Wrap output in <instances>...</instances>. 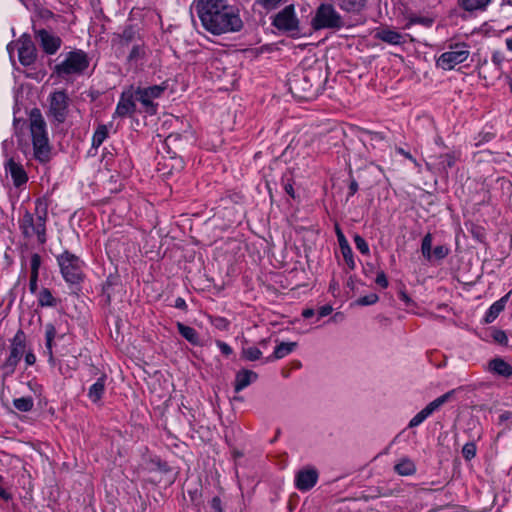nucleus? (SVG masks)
Segmentation results:
<instances>
[{
  "mask_svg": "<svg viewBox=\"0 0 512 512\" xmlns=\"http://www.w3.org/2000/svg\"><path fill=\"white\" fill-rule=\"evenodd\" d=\"M194 8L201 25L212 35L239 32L243 28L239 11L227 0H195Z\"/></svg>",
  "mask_w": 512,
  "mask_h": 512,
  "instance_id": "1",
  "label": "nucleus"
},
{
  "mask_svg": "<svg viewBox=\"0 0 512 512\" xmlns=\"http://www.w3.org/2000/svg\"><path fill=\"white\" fill-rule=\"evenodd\" d=\"M326 77L319 64L294 74L290 80V90L298 98L310 100L322 90Z\"/></svg>",
  "mask_w": 512,
  "mask_h": 512,
  "instance_id": "2",
  "label": "nucleus"
},
{
  "mask_svg": "<svg viewBox=\"0 0 512 512\" xmlns=\"http://www.w3.org/2000/svg\"><path fill=\"white\" fill-rule=\"evenodd\" d=\"M49 201L47 198H38L35 201V213L25 211L20 219L19 226L26 238L36 236L40 244L46 242V221L48 217Z\"/></svg>",
  "mask_w": 512,
  "mask_h": 512,
  "instance_id": "3",
  "label": "nucleus"
},
{
  "mask_svg": "<svg viewBox=\"0 0 512 512\" xmlns=\"http://www.w3.org/2000/svg\"><path fill=\"white\" fill-rule=\"evenodd\" d=\"M29 122L33 156L38 162L47 163L51 160L52 146L48 138L46 122L39 109H32Z\"/></svg>",
  "mask_w": 512,
  "mask_h": 512,
  "instance_id": "4",
  "label": "nucleus"
},
{
  "mask_svg": "<svg viewBox=\"0 0 512 512\" xmlns=\"http://www.w3.org/2000/svg\"><path fill=\"white\" fill-rule=\"evenodd\" d=\"M89 66V58L83 50H74L66 54L65 59L55 65L53 72L60 78L82 74Z\"/></svg>",
  "mask_w": 512,
  "mask_h": 512,
  "instance_id": "5",
  "label": "nucleus"
},
{
  "mask_svg": "<svg viewBox=\"0 0 512 512\" xmlns=\"http://www.w3.org/2000/svg\"><path fill=\"white\" fill-rule=\"evenodd\" d=\"M26 351V335L20 329L16 332L10 344V352L0 366L3 378L11 376Z\"/></svg>",
  "mask_w": 512,
  "mask_h": 512,
  "instance_id": "6",
  "label": "nucleus"
},
{
  "mask_svg": "<svg viewBox=\"0 0 512 512\" xmlns=\"http://www.w3.org/2000/svg\"><path fill=\"white\" fill-rule=\"evenodd\" d=\"M314 29H340L344 26L341 15L332 4H321L312 19Z\"/></svg>",
  "mask_w": 512,
  "mask_h": 512,
  "instance_id": "7",
  "label": "nucleus"
},
{
  "mask_svg": "<svg viewBox=\"0 0 512 512\" xmlns=\"http://www.w3.org/2000/svg\"><path fill=\"white\" fill-rule=\"evenodd\" d=\"M272 25L279 31L298 36L300 34V21L295 14L293 4L280 10L273 18Z\"/></svg>",
  "mask_w": 512,
  "mask_h": 512,
  "instance_id": "8",
  "label": "nucleus"
},
{
  "mask_svg": "<svg viewBox=\"0 0 512 512\" xmlns=\"http://www.w3.org/2000/svg\"><path fill=\"white\" fill-rule=\"evenodd\" d=\"M57 259L61 273L67 282L76 284L83 279L82 261L76 255L65 251Z\"/></svg>",
  "mask_w": 512,
  "mask_h": 512,
  "instance_id": "9",
  "label": "nucleus"
},
{
  "mask_svg": "<svg viewBox=\"0 0 512 512\" xmlns=\"http://www.w3.org/2000/svg\"><path fill=\"white\" fill-rule=\"evenodd\" d=\"M449 51L442 53L436 61V65L443 70H451L456 65L463 63L470 55L465 43H457L450 47Z\"/></svg>",
  "mask_w": 512,
  "mask_h": 512,
  "instance_id": "10",
  "label": "nucleus"
},
{
  "mask_svg": "<svg viewBox=\"0 0 512 512\" xmlns=\"http://www.w3.org/2000/svg\"><path fill=\"white\" fill-rule=\"evenodd\" d=\"M69 97L64 90L55 91L49 97V116L53 121L61 124L68 115Z\"/></svg>",
  "mask_w": 512,
  "mask_h": 512,
  "instance_id": "11",
  "label": "nucleus"
},
{
  "mask_svg": "<svg viewBox=\"0 0 512 512\" xmlns=\"http://www.w3.org/2000/svg\"><path fill=\"white\" fill-rule=\"evenodd\" d=\"M166 87L164 85H153L145 88H137L135 91L136 100L140 101L145 107L146 111L150 114L156 113V105L153 99L159 98Z\"/></svg>",
  "mask_w": 512,
  "mask_h": 512,
  "instance_id": "12",
  "label": "nucleus"
},
{
  "mask_svg": "<svg viewBox=\"0 0 512 512\" xmlns=\"http://www.w3.org/2000/svg\"><path fill=\"white\" fill-rule=\"evenodd\" d=\"M35 37L39 41L43 51L49 55L55 54L62 44L60 37L48 32L45 29L35 31Z\"/></svg>",
  "mask_w": 512,
  "mask_h": 512,
  "instance_id": "13",
  "label": "nucleus"
},
{
  "mask_svg": "<svg viewBox=\"0 0 512 512\" xmlns=\"http://www.w3.org/2000/svg\"><path fill=\"white\" fill-rule=\"evenodd\" d=\"M318 472L314 468L302 469L295 476V486L300 491H308L315 486Z\"/></svg>",
  "mask_w": 512,
  "mask_h": 512,
  "instance_id": "14",
  "label": "nucleus"
},
{
  "mask_svg": "<svg viewBox=\"0 0 512 512\" xmlns=\"http://www.w3.org/2000/svg\"><path fill=\"white\" fill-rule=\"evenodd\" d=\"M4 167L5 171L10 174L14 186L21 187L27 183L28 176L23 165L19 162H16L14 158H9L5 162Z\"/></svg>",
  "mask_w": 512,
  "mask_h": 512,
  "instance_id": "15",
  "label": "nucleus"
},
{
  "mask_svg": "<svg viewBox=\"0 0 512 512\" xmlns=\"http://www.w3.org/2000/svg\"><path fill=\"white\" fill-rule=\"evenodd\" d=\"M36 48L30 38H23L18 48L19 61L24 66L32 65L36 60Z\"/></svg>",
  "mask_w": 512,
  "mask_h": 512,
  "instance_id": "16",
  "label": "nucleus"
},
{
  "mask_svg": "<svg viewBox=\"0 0 512 512\" xmlns=\"http://www.w3.org/2000/svg\"><path fill=\"white\" fill-rule=\"evenodd\" d=\"M258 378L257 373L251 370H241L236 374L234 389L236 392H240L251 383L256 381Z\"/></svg>",
  "mask_w": 512,
  "mask_h": 512,
  "instance_id": "17",
  "label": "nucleus"
},
{
  "mask_svg": "<svg viewBox=\"0 0 512 512\" xmlns=\"http://www.w3.org/2000/svg\"><path fill=\"white\" fill-rule=\"evenodd\" d=\"M375 38L391 45H401L405 42L402 34L388 28L377 30Z\"/></svg>",
  "mask_w": 512,
  "mask_h": 512,
  "instance_id": "18",
  "label": "nucleus"
},
{
  "mask_svg": "<svg viewBox=\"0 0 512 512\" xmlns=\"http://www.w3.org/2000/svg\"><path fill=\"white\" fill-rule=\"evenodd\" d=\"M488 369L494 374L504 378L512 376V366L501 358H494L490 360L488 363Z\"/></svg>",
  "mask_w": 512,
  "mask_h": 512,
  "instance_id": "19",
  "label": "nucleus"
},
{
  "mask_svg": "<svg viewBox=\"0 0 512 512\" xmlns=\"http://www.w3.org/2000/svg\"><path fill=\"white\" fill-rule=\"evenodd\" d=\"M176 327L179 334L190 344L194 346L202 345L199 333L193 327L187 326L181 322H177Z\"/></svg>",
  "mask_w": 512,
  "mask_h": 512,
  "instance_id": "20",
  "label": "nucleus"
},
{
  "mask_svg": "<svg viewBox=\"0 0 512 512\" xmlns=\"http://www.w3.org/2000/svg\"><path fill=\"white\" fill-rule=\"evenodd\" d=\"M135 111V103L133 101L132 95L126 96L125 94H122L116 110L115 115L119 117H125L127 115L132 114Z\"/></svg>",
  "mask_w": 512,
  "mask_h": 512,
  "instance_id": "21",
  "label": "nucleus"
},
{
  "mask_svg": "<svg viewBox=\"0 0 512 512\" xmlns=\"http://www.w3.org/2000/svg\"><path fill=\"white\" fill-rule=\"evenodd\" d=\"M508 298L509 293L500 298L498 301L494 302L490 306L484 318L485 323H492L498 317V315L504 310Z\"/></svg>",
  "mask_w": 512,
  "mask_h": 512,
  "instance_id": "22",
  "label": "nucleus"
},
{
  "mask_svg": "<svg viewBox=\"0 0 512 512\" xmlns=\"http://www.w3.org/2000/svg\"><path fill=\"white\" fill-rule=\"evenodd\" d=\"M105 382H106V376L102 375L97 379V381L92 384L88 391V397L89 399L97 403L101 400L104 392H105Z\"/></svg>",
  "mask_w": 512,
  "mask_h": 512,
  "instance_id": "23",
  "label": "nucleus"
},
{
  "mask_svg": "<svg viewBox=\"0 0 512 512\" xmlns=\"http://www.w3.org/2000/svg\"><path fill=\"white\" fill-rule=\"evenodd\" d=\"M296 347V342H281L279 345L275 347L273 354L267 357L266 361L282 359L291 352H293Z\"/></svg>",
  "mask_w": 512,
  "mask_h": 512,
  "instance_id": "24",
  "label": "nucleus"
},
{
  "mask_svg": "<svg viewBox=\"0 0 512 512\" xmlns=\"http://www.w3.org/2000/svg\"><path fill=\"white\" fill-rule=\"evenodd\" d=\"M56 336V329L53 324H47L45 326V339H46V352L48 354V361L50 364H55V358L53 356L52 345Z\"/></svg>",
  "mask_w": 512,
  "mask_h": 512,
  "instance_id": "25",
  "label": "nucleus"
},
{
  "mask_svg": "<svg viewBox=\"0 0 512 512\" xmlns=\"http://www.w3.org/2000/svg\"><path fill=\"white\" fill-rule=\"evenodd\" d=\"M492 0H458L459 6L465 11L485 10Z\"/></svg>",
  "mask_w": 512,
  "mask_h": 512,
  "instance_id": "26",
  "label": "nucleus"
},
{
  "mask_svg": "<svg viewBox=\"0 0 512 512\" xmlns=\"http://www.w3.org/2000/svg\"><path fill=\"white\" fill-rule=\"evenodd\" d=\"M456 390H450L446 392L445 394L441 395L440 397L436 398L432 402H430L424 409L427 411L429 415H431L434 411L439 409L443 404L448 402L453 395L455 394Z\"/></svg>",
  "mask_w": 512,
  "mask_h": 512,
  "instance_id": "27",
  "label": "nucleus"
},
{
  "mask_svg": "<svg viewBox=\"0 0 512 512\" xmlns=\"http://www.w3.org/2000/svg\"><path fill=\"white\" fill-rule=\"evenodd\" d=\"M395 471L402 476H410L416 472V467L413 461L408 458L402 459L394 467Z\"/></svg>",
  "mask_w": 512,
  "mask_h": 512,
  "instance_id": "28",
  "label": "nucleus"
},
{
  "mask_svg": "<svg viewBox=\"0 0 512 512\" xmlns=\"http://www.w3.org/2000/svg\"><path fill=\"white\" fill-rule=\"evenodd\" d=\"M367 0H339V6L347 12H359L365 6Z\"/></svg>",
  "mask_w": 512,
  "mask_h": 512,
  "instance_id": "29",
  "label": "nucleus"
},
{
  "mask_svg": "<svg viewBox=\"0 0 512 512\" xmlns=\"http://www.w3.org/2000/svg\"><path fill=\"white\" fill-rule=\"evenodd\" d=\"M108 136V127L104 124H101L97 127L96 131L94 132L93 138H92V146L97 148L99 147L107 138Z\"/></svg>",
  "mask_w": 512,
  "mask_h": 512,
  "instance_id": "30",
  "label": "nucleus"
},
{
  "mask_svg": "<svg viewBox=\"0 0 512 512\" xmlns=\"http://www.w3.org/2000/svg\"><path fill=\"white\" fill-rule=\"evenodd\" d=\"M13 405L21 412H29L33 409L34 401L32 397H21L14 399Z\"/></svg>",
  "mask_w": 512,
  "mask_h": 512,
  "instance_id": "31",
  "label": "nucleus"
},
{
  "mask_svg": "<svg viewBox=\"0 0 512 512\" xmlns=\"http://www.w3.org/2000/svg\"><path fill=\"white\" fill-rule=\"evenodd\" d=\"M146 56L144 45H134L128 55V61L137 64Z\"/></svg>",
  "mask_w": 512,
  "mask_h": 512,
  "instance_id": "32",
  "label": "nucleus"
},
{
  "mask_svg": "<svg viewBox=\"0 0 512 512\" xmlns=\"http://www.w3.org/2000/svg\"><path fill=\"white\" fill-rule=\"evenodd\" d=\"M262 356V352L257 347H246L242 348L241 357L247 361L259 360Z\"/></svg>",
  "mask_w": 512,
  "mask_h": 512,
  "instance_id": "33",
  "label": "nucleus"
},
{
  "mask_svg": "<svg viewBox=\"0 0 512 512\" xmlns=\"http://www.w3.org/2000/svg\"><path fill=\"white\" fill-rule=\"evenodd\" d=\"M38 302H39V305L42 306V307H44V306H55L56 305L55 298L53 297V295L50 292V290L47 289V288H44L39 293Z\"/></svg>",
  "mask_w": 512,
  "mask_h": 512,
  "instance_id": "34",
  "label": "nucleus"
},
{
  "mask_svg": "<svg viewBox=\"0 0 512 512\" xmlns=\"http://www.w3.org/2000/svg\"><path fill=\"white\" fill-rule=\"evenodd\" d=\"M421 252L425 259H432V235L427 233L422 239Z\"/></svg>",
  "mask_w": 512,
  "mask_h": 512,
  "instance_id": "35",
  "label": "nucleus"
},
{
  "mask_svg": "<svg viewBox=\"0 0 512 512\" xmlns=\"http://www.w3.org/2000/svg\"><path fill=\"white\" fill-rule=\"evenodd\" d=\"M343 258L350 269L355 268V261L353 258V252L347 241H344L341 249Z\"/></svg>",
  "mask_w": 512,
  "mask_h": 512,
  "instance_id": "36",
  "label": "nucleus"
},
{
  "mask_svg": "<svg viewBox=\"0 0 512 512\" xmlns=\"http://www.w3.org/2000/svg\"><path fill=\"white\" fill-rule=\"evenodd\" d=\"M457 160L455 153H446L440 156L439 164L443 169L452 168Z\"/></svg>",
  "mask_w": 512,
  "mask_h": 512,
  "instance_id": "37",
  "label": "nucleus"
},
{
  "mask_svg": "<svg viewBox=\"0 0 512 512\" xmlns=\"http://www.w3.org/2000/svg\"><path fill=\"white\" fill-rule=\"evenodd\" d=\"M282 2L283 0H256L255 5H259L266 11H271L276 9Z\"/></svg>",
  "mask_w": 512,
  "mask_h": 512,
  "instance_id": "38",
  "label": "nucleus"
},
{
  "mask_svg": "<svg viewBox=\"0 0 512 512\" xmlns=\"http://www.w3.org/2000/svg\"><path fill=\"white\" fill-rule=\"evenodd\" d=\"M462 455L466 460H471L476 455V445L473 442L466 443L462 448Z\"/></svg>",
  "mask_w": 512,
  "mask_h": 512,
  "instance_id": "39",
  "label": "nucleus"
},
{
  "mask_svg": "<svg viewBox=\"0 0 512 512\" xmlns=\"http://www.w3.org/2000/svg\"><path fill=\"white\" fill-rule=\"evenodd\" d=\"M354 243H355V246L356 248L364 255H368L369 254V246L366 242V240L361 237L360 235H355L354 236Z\"/></svg>",
  "mask_w": 512,
  "mask_h": 512,
  "instance_id": "40",
  "label": "nucleus"
},
{
  "mask_svg": "<svg viewBox=\"0 0 512 512\" xmlns=\"http://www.w3.org/2000/svg\"><path fill=\"white\" fill-rule=\"evenodd\" d=\"M430 415L427 413L425 409H422L418 412L409 422V427H416L420 425L427 417Z\"/></svg>",
  "mask_w": 512,
  "mask_h": 512,
  "instance_id": "41",
  "label": "nucleus"
},
{
  "mask_svg": "<svg viewBox=\"0 0 512 512\" xmlns=\"http://www.w3.org/2000/svg\"><path fill=\"white\" fill-rule=\"evenodd\" d=\"M378 300H379L378 295L375 293H371L369 295L360 297L357 300V304L361 305V306H367V305L375 304Z\"/></svg>",
  "mask_w": 512,
  "mask_h": 512,
  "instance_id": "42",
  "label": "nucleus"
},
{
  "mask_svg": "<svg viewBox=\"0 0 512 512\" xmlns=\"http://www.w3.org/2000/svg\"><path fill=\"white\" fill-rule=\"evenodd\" d=\"M449 253L448 247L444 245H439L434 248L432 251V257L434 256L436 259L441 260L445 258Z\"/></svg>",
  "mask_w": 512,
  "mask_h": 512,
  "instance_id": "43",
  "label": "nucleus"
},
{
  "mask_svg": "<svg viewBox=\"0 0 512 512\" xmlns=\"http://www.w3.org/2000/svg\"><path fill=\"white\" fill-rule=\"evenodd\" d=\"M122 44H128L135 38V31L132 28L125 29L121 34Z\"/></svg>",
  "mask_w": 512,
  "mask_h": 512,
  "instance_id": "44",
  "label": "nucleus"
},
{
  "mask_svg": "<svg viewBox=\"0 0 512 512\" xmlns=\"http://www.w3.org/2000/svg\"><path fill=\"white\" fill-rule=\"evenodd\" d=\"M41 265V257L38 254L31 256V274L38 275L39 268Z\"/></svg>",
  "mask_w": 512,
  "mask_h": 512,
  "instance_id": "45",
  "label": "nucleus"
},
{
  "mask_svg": "<svg viewBox=\"0 0 512 512\" xmlns=\"http://www.w3.org/2000/svg\"><path fill=\"white\" fill-rule=\"evenodd\" d=\"M492 337L497 343L501 345H507L508 337L504 331L495 330L492 334Z\"/></svg>",
  "mask_w": 512,
  "mask_h": 512,
  "instance_id": "46",
  "label": "nucleus"
},
{
  "mask_svg": "<svg viewBox=\"0 0 512 512\" xmlns=\"http://www.w3.org/2000/svg\"><path fill=\"white\" fill-rule=\"evenodd\" d=\"M432 22L433 21L430 18L416 17V18H411L410 19L409 23L407 24V27H409V25L414 24V23H419V24H422L424 26H431Z\"/></svg>",
  "mask_w": 512,
  "mask_h": 512,
  "instance_id": "47",
  "label": "nucleus"
},
{
  "mask_svg": "<svg viewBox=\"0 0 512 512\" xmlns=\"http://www.w3.org/2000/svg\"><path fill=\"white\" fill-rule=\"evenodd\" d=\"M375 282L377 285L381 286L382 288H386L388 286V280L383 271H380L377 273Z\"/></svg>",
  "mask_w": 512,
  "mask_h": 512,
  "instance_id": "48",
  "label": "nucleus"
},
{
  "mask_svg": "<svg viewBox=\"0 0 512 512\" xmlns=\"http://www.w3.org/2000/svg\"><path fill=\"white\" fill-rule=\"evenodd\" d=\"M3 481H4V479L0 475V498L3 499L4 501H9L12 499V494L9 493L5 488H3V486H2Z\"/></svg>",
  "mask_w": 512,
  "mask_h": 512,
  "instance_id": "49",
  "label": "nucleus"
},
{
  "mask_svg": "<svg viewBox=\"0 0 512 512\" xmlns=\"http://www.w3.org/2000/svg\"><path fill=\"white\" fill-rule=\"evenodd\" d=\"M216 344L224 355L229 356L232 354V348L227 343L217 340Z\"/></svg>",
  "mask_w": 512,
  "mask_h": 512,
  "instance_id": "50",
  "label": "nucleus"
},
{
  "mask_svg": "<svg viewBox=\"0 0 512 512\" xmlns=\"http://www.w3.org/2000/svg\"><path fill=\"white\" fill-rule=\"evenodd\" d=\"M499 422L501 424H504V423H511L512 424V412L505 411L504 413H502L499 416Z\"/></svg>",
  "mask_w": 512,
  "mask_h": 512,
  "instance_id": "51",
  "label": "nucleus"
},
{
  "mask_svg": "<svg viewBox=\"0 0 512 512\" xmlns=\"http://www.w3.org/2000/svg\"><path fill=\"white\" fill-rule=\"evenodd\" d=\"M211 508L213 512H222L221 500L219 497H214L211 500Z\"/></svg>",
  "mask_w": 512,
  "mask_h": 512,
  "instance_id": "52",
  "label": "nucleus"
},
{
  "mask_svg": "<svg viewBox=\"0 0 512 512\" xmlns=\"http://www.w3.org/2000/svg\"><path fill=\"white\" fill-rule=\"evenodd\" d=\"M37 281H38V275L31 274L30 281H29V289L32 293H35L37 290Z\"/></svg>",
  "mask_w": 512,
  "mask_h": 512,
  "instance_id": "53",
  "label": "nucleus"
},
{
  "mask_svg": "<svg viewBox=\"0 0 512 512\" xmlns=\"http://www.w3.org/2000/svg\"><path fill=\"white\" fill-rule=\"evenodd\" d=\"M332 312V307L330 305H324L319 308L318 315L319 318L328 316Z\"/></svg>",
  "mask_w": 512,
  "mask_h": 512,
  "instance_id": "54",
  "label": "nucleus"
},
{
  "mask_svg": "<svg viewBox=\"0 0 512 512\" xmlns=\"http://www.w3.org/2000/svg\"><path fill=\"white\" fill-rule=\"evenodd\" d=\"M502 61H503V56L501 55V53H499V52L493 53L492 62L496 66V68H498V69L500 68Z\"/></svg>",
  "mask_w": 512,
  "mask_h": 512,
  "instance_id": "55",
  "label": "nucleus"
},
{
  "mask_svg": "<svg viewBox=\"0 0 512 512\" xmlns=\"http://www.w3.org/2000/svg\"><path fill=\"white\" fill-rule=\"evenodd\" d=\"M284 190L285 192L291 196L292 198H295V191H294V188H293V183L290 182V180H288L285 184H284Z\"/></svg>",
  "mask_w": 512,
  "mask_h": 512,
  "instance_id": "56",
  "label": "nucleus"
},
{
  "mask_svg": "<svg viewBox=\"0 0 512 512\" xmlns=\"http://www.w3.org/2000/svg\"><path fill=\"white\" fill-rule=\"evenodd\" d=\"M398 295L400 300H402L407 306L413 303L412 299L408 296V294L405 291L400 290Z\"/></svg>",
  "mask_w": 512,
  "mask_h": 512,
  "instance_id": "57",
  "label": "nucleus"
},
{
  "mask_svg": "<svg viewBox=\"0 0 512 512\" xmlns=\"http://www.w3.org/2000/svg\"><path fill=\"white\" fill-rule=\"evenodd\" d=\"M25 362L28 366L35 364V362H36L35 355L32 352H27L25 354Z\"/></svg>",
  "mask_w": 512,
  "mask_h": 512,
  "instance_id": "58",
  "label": "nucleus"
},
{
  "mask_svg": "<svg viewBox=\"0 0 512 512\" xmlns=\"http://www.w3.org/2000/svg\"><path fill=\"white\" fill-rule=\"evenodd\" d=\"M396 150L398 153L403 155L405 158H407V159L411 160L413 163L417 164L416 159L413 158V156L409 152L405 151L403 148H397Z\"/></svg>",
  "mask_w": 512,
  "mask_h": 512,
  "instance_id": "59",
  "label": "nucleus"
},
{
  "mask_svg": "<svg viewBox=\"0 0 512 512\" xmlns=\"http://www.w3.org/2000/svg\"><path fill=\"white\" fill-rule=\"evenodd\" d=\"M358 191V183L356 180H352L349 185V196H353Z\"/></svg>",
  "mask_w": 512,
  "mask_h": 512,
  "instance_id": "60",
  "label": "nucleus"
},
{
  "mask_svg": "<svg viewBox=\"0 0 512 512\" xmlns=\"http://www.w3.org/2000/svg\"><path fill=\"white\" fill-rule=\"evenodd\" d=\"M175 307L176 308H179V309H182V310H185L187 308V305H186V302L183 298H177L175 300Z\"/></svg>",
  "mask_w": 512,
  "mask_h": 512,
  "instance_id": "61",
  "label": "nucleus"
},
{
  "mask_svg": "<svg viewBox=\"0 0 512 512\" xmlns=\"http://www.w3.org/2000/svg\"><path fill=\"white\" fill-rule=\"evenodd\" d=\"M368 135L370 136L371 140L381 141L384 139V136L382 135V133H379V132H369Z\"/></svg>",
  "mask_w": 512,
  "mask_h": 512,
  "instance_id": "62",
  "label": "nucleus"
},
{
  "mask_svg": "<svg viewBox=\"0 0 512 512\" xmlns=\"http://www.w3.org/2000/svg\"><path fill=\"white\" fill-rule=\"evenodd\" d=\"M315 314V311L311 308H308V309H304L303 312H302V316L304 318H310L312 317L313 315Z\"/></svg>",
  "mask_w": 512,
  "mask_h": 512,
  "instance_id": "63",
  "label": "nucleus"
},
{
  "mask_svg": "<svg viewBox=\"0 0 512 512\" xmlns=\"http://www.w3.org/2000/svg\"><path fill=\"white\" fill-rule=\"evenodd\" d=\"M227 326H228V322L226 321V319H224V318L218 319L217 327L226 328Z\"/></svg>",
  "mask_w": 512,
  "mask_h": 512,
  "instance_id": "64",
  "label": "nucleus"
}]
</instances>
